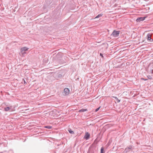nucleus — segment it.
Returning a JSON list of instances; mask_svg holds the SVG:
<instances>
[{
    "label": "nucleus",
    "mask_w": 153,
    "mask_h": 153,
    "mask_svg": "<svg viewBox=\"0 0 153 153\" xmlns=\"http://www.w3.org/2000/svg\"><path fill=\"white\" fill-rule=\"evenodd\" d=\"M103 14H98L97 16L94 19H96V18H100V17H101L102 15Z\"/></svg>",
    "instance_id": "ddd939ff"
},
{
    "label": "nucleus",
    "mask_w": 153,
    "mask_h": 153,
    "mask_svg": "<svg viewBox=\"0 0 153 153\" xmlns=\"http://www.w3.org/2000/svg\"><path fill=\"white\" fill-rule=\"evenodd\" d=\"M90 134L88 132H86L84 138L86 140H88L90 138Z\"/></svg>",
    "instance_id": "20e7f679"
},
{
    "label": "nucleus",
    "mask_w": 153,
    "mask_h": 153,
    "mask_svg": "<svg viewBox=\"0 0 153 153\" xmlns=\"http://www.w3.org/2000/svg\"><path fill=\"white\" fill-rule=\"evenodd\" d=\"M105 149L103 147H102L100 149V153H105Z\"/></svg>",
    "instance_id": "1a4fd4ad"
},
{
    "label": "nucleus",
    "mask_w": 153,
    "mask_h": 153,
    "mask_svg": "<svg viewBox=\"0 0 153 153\" xmlns=\"http://www.w3.org/2000/svg\"><path fill=\"white\" fill-rule=\"evenodd\" d=\"M112 97L114 98L116 100L117 102H120V100H119V99L117 97L113 96Z\"/></svg>",
    "instance_id": "9b49d317"
},
{
    "label": "nucleus",
    "mask_w": 153,
    "mask_h": 153,
    "mask_svg": "<svg viewBox=\"0 0 153 153\" xmlns=\"http://www.w3.org/2000/svg\"><path fill=\"white\" fill-rule=\"evenodd\" d=\"M23 80H24V84H27V82H26V81H25V80L24 79H23Z\"/></svg>",
    "instance_id": "4be33fe9"
},
{
    "label": "nucleus",
    "mask_w": 153,
    "mask_h": 153,
    "mask_svg": "<svg viewBox=\"0 0 153 153\" xmlns=\"http://www.w3.org/2000/svg\"><path fill=\"white\" fill-rule=\"evenodd\" d=\"M153 37V33H149L146 36V39L148 41H150L152 42V38Z\"/></svg>",
    "instance_id": "f03ea898"
},
{
    "label": "nucleus",
    "mask_w": 153,
    "mask_h": 153,
    "mask_svg": "<svg viewBox=\"0 0 153 153\" xmlns=\"http://www.w3.org/2000/svg\"><path fill=\"white\" fill-rule=\"evenodd\" d=\"M98 141L96 139L94 142L91 145L88 149V153H94L96 151V144H97Z\"/></svg>",
    "instance_id": "f257e3e1"
},
{
    "label": "nucleus",
    "mask_w": 153,
    "mask_h": 153,
    "mask_svg": "<svg viewBox=\"0 0 153 153\" xmlns=\"http://www.w3.org/2000/svg\"><path fill=\"white\" fill-rule=\"evenodd\" d=\"M145 18H146L145 17H138L136 19V21L137 22H140L141 21L144 20L145 19Z\"/></svg>",
    "instance_id": "39448f33"
},
{
    "label": "nucleus",
    "mask_w": 153,
    "mask_h": 153,
    "mask_svg": "<svg viewBox=\"0 0 153 153\" xmlns=\"http://www.w3.org/2000/svg\"><path fill=\"white\" fill-rule=\"evenodd\" d=\"M69 132L71 134H74V132L73 131L71 130V129H69L68 130Z\"/></svg>",
    "instance_id": "4468645a"
},
{
    "label": "nucleus",
    "mask_w": 153,
    "mask_h": 153,
    "mask_svg": "<svg viewBox=\"0 0 153 153\" xmlns=\"http://www.w3.org/2000/svg\"><path fill=\"white\" fill-rule=\"evenodd\" d=\"M144 42V41H143L142 42V43H143Z\"/></svg>",
    "instance_id": "5701e85b"
},
{
    "label": "nucleus",
    "mask_w": 153,
    "mask_h": 153,
    "mask_svg": "<svg viewBox=\"0 0 153 153\" xmlns=\"http://www.w3.org/2000/svg\"><path fill=\"white\" fill-rule=\"evenodd\" d=\"M100 56H101L103 58H104L103 54L101 53H100Z\"/></svg>",
    "instance_id": "412c9836"
},
{
    "label": "nucleus",
    "mask_w": 153,
    "mask_h": 153,
    "mask_svg": "<svg viewBox=\"0 0 153 153\" xmlns=\"http://www.w3.org/2000/svg\"><path fill=\"white\" fill-rule=\"evenodd\" d=\"M21 54L23 56H24L25 54L26 53V52L22 51V50H20Z\"/></svg>",
    "instance_id": "2eb2a0df"
},
{
    "label": "nucleus",
    "mask_w": 153,
    "mask_h": 153,
    "mask_svg": "<svg viewBox=\"0 0 153 153\" xmlns=\"http://www.w3.org/2000/svg\"><path fill=\"white\" fill-rule=\"evenodd\" d=\"M100 106L98 108H97V109H95V112L99 110V109H100Z\"/></svg>",
    "instance_id": "aec40b11"
},
{
    "label": "nucleus",
    "mask_w": 153,
    "mask_h": 153,
    "mask_svg": "<svg viewBox=\"0 0 153 153\" xmlns=\"http://www.w3.org/2000/svg\"><path fill=\"white\" fill-rule=\"evenodd\" d=\"M62 75L61 74H59L58 75V78H60L62 77Z\"/></svg>",
    "instance_id": "6ab92c4d"
},
{
    "label": "nucleus",
    "mask_w": 153,
    "mask_h": 153,
    "mask_svg": "<svg viewBox=\"0 0 153 153\" xmlns=\"http://www.w3.org/2000/svg\"><path fill=\"white\" fill-rule=\"evenodd\" d=\"M29 49L28 48H27L26 47H23L20 50H22V51H25L26 52Z\"/></svg>",
    "instance_id": "0eeeda50"
},
{
    "label": "nucleus",
    "mask_w": 153,
    "mask_h": 153,
    "mask_svg": "<svg viewBox=\"0 0 153 153\" xmlns=\"http://www.w3.org/2000/svg\"><path fill=\"white\" fill-rule=\"evenodd\" d=\"M120 31H117L114 30L111 35V36H113L114 37H117L119 36L120 34Z\"/></svg>",
    "instance_id": "7ed1b4c3"
},
{
    "label": "nucleus",
    "mask_w": 153,
    "mask_h": 153,
    "mask_svg": "<svg viewBox=\"0 0 153 153\" xmlns=\"http://www.w3.org/2000/svg\"><path fill=\"white\" fill-rule=\"evenodd\" d=\"M152 76L153 75L151 76L149 75H148L147 76V77L148 78V79L151 80L153 79Z\"/></svg>",
    "instance_id": "9d476101"
},
{
    "label": "nucleus",
    "mask_w": 153,
    "mask_h": 153,
    "mask_svg": "<svg viewBox=\"0 0 153 153\" xmlns=\"http://www.w3.org/2000/svg\"><path fill=\"white\" fill-rule=\"evenodd\" d=\"M10 109V108L9 107H7L6 108H4V110L5 111H9Z\"/></svg>",
    "instance_id": "f8f14e48"
},
{
    "label": "nucleus",
    "mask_w": 153,
    "mask_h": 153,
    "mask_svg": "<svg viewBox=\"0 0 153 153\" xmlns=\"http://www.w3.org/2000/svg\"><path fill=\"white\" fill-rule=\"evenodd\" d=\"M141 79L142 80H144V81H147V80H148V79H145V78H141Z\"/></svg>",
    "instance_id": "a211bd4d"
},
{
    "label": "nucleus",
    "mask_w": 153,
    "mask_h": 153,
    "mask_svg": "<svg viewBox=\"0 0 153 153\" xmlns=\"http://www.w3.org/2000/svg\"><path fill=\"white\" fill-rule=\"evenodd\" d=\"M45 128H48V129H51L52 128L51 126H46L45 127Z\"/></svg>",
    "instance_id": "f3484780"
},
{
    "label": "nucleus",
    "mask_w": 153,
    "mask_h": 153,
    "mask_svg": "<svg viewBox=\"0 0 153 153\" xmlns=\"http://www.w3.org/2000/svg\"><path fill=\"white\" fill-rule=\"evenodd\" d=\"M70 92L69 89L68 88H65L64 89V92L66 95L69 94Z\"/></svg>",
    "instance_id": "423d86ee"
},
{
    "label": "nucleus",
    "mask_w": 153,
    "mask_h": 153,
    "mask_svg": "<svg viewBox=\"0 0 153 153\" xmlns=\"http://www.w3.org/2000/svg\"><path fill=\"white\" fill-rule=\"evenodd\" d=\"M88 110L86 108H82L79 110V112H82L84 111H86Z\"/></svg>",
    "instance_id": "6e6552de"
},
{
    "label": "nucleus",
    "mask_w": 153,
    "mask_h": 153,
    "mask_svg": "<svg viewBox=\"0 0 153 153\" xmlns=\"http://www.w3.org/2000/svg\"><path fill=\"white\" fill-rule=\"evenodd\" d=\"M131 149V146H130L129 147H127L125 149V150H126L127 151H128V150L130 149Z\"/></svg>",
    "instance_id": "dca6fc26"
}]
</instances>
